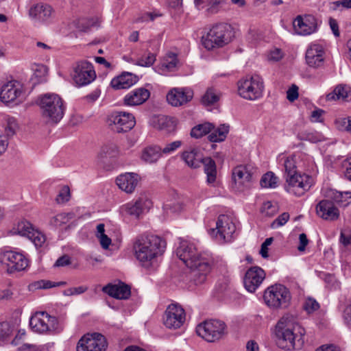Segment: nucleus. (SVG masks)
Listing matches in <instances>:
<instances>
[{"mask_svg":"<svg viewBox=\"0 0 351 351\" xmlns=\"http://www.w3.org/2000/svg\"><path fill=\"white\" fill-rule=\"evenodd\" d=\"M177 256L190 269L189 278L194 285L203 284L210 271L212 258L197 252L194 244L182 241L176 250Z\"/></svg>","mask_w":351,"mask_h":351,"instance_id":"nucleus-1","label":"nucleus"},{"mask_svg":"<svg viewBox=\"0 0 351 351\" xmlns=\"http://www.w3.org/2000/svg\"><path fill=\"white\" fill-rule=\"evenodd\" d=\"M166 241L154 234H141L133 244L134 256L143 267H149L166 248Z\"/></svg>","mask_w":351,"mask_h":351,"instance_id":"nucleus-2","label":"nucleus"},{"mask_svg":"<svg viewBox=\"0 0 351 351\" xmlns=\"http://www.w3.org/2000/svg\"><path fill=\"white\" fill-rule=\"evenodd\" d=\"M42 117L49 123H57L63 117L65 106L62 99L55 93H45L38 97Z\"/></svg>","mask_w":351,"mask_h":351,"instance_id":"nucleus-3","label":"nucleus"},{"mask_svg":"<svg viewBox=\"0 0 351 351\" xmlns=\"http://www.w3.org/2000/svg\"><path fill=\"white\" fill-rule=\"evenodd\" d=\"M234 37V29L231 25L226 23H219L214 25L202 37V44L208 50L215 47H223L230 43Z\"/></svg>","mask_w":351,"mask_h":351,"instance_id":"nucleus-4","label":"nucleus"},{"mask_svg":"<svg viewBox=\"0 0 351 351\" xmlns=\"http://www.w3.org/2000/svg\"><path fill=\"white\" fill-rule=\"evenodd\" d=\"M282 323L279 322L276 327V342L277 346L283 350H291L301 348L304 340L303 338L304 330L300 328V335H296L292 329L283 327Z\"/></svg>","mask_w":351,"mask_h":351,"instance_id":"nucleus-5","label":"nucleus"},{"mask_svg":"<svg viewBox=\"0 0 351 351\" xmlns=\"http://www.w3.org/2000/svg\"><path fill=\"white\" fill-rule=\"evenodd\" d=\"M196 332L208 342H215L227 334V326L224 322L219 319H208L199 324Z\"/></svg>","mask_w":351,"mask_h":351,"instance_id":"nucleus-6","label":"nucleus"},{"mask_svg":"<svg viewBox=\"0 0 351 351\" xmlns=\"http://www.w3.org/2000/svg\"><path fill=\"white\" fill-rule=\"evenodd\" d=\"M263 299L266 304L271 308H286L289 304L291 295L284 285H274L265 291Z\"/></svg>","mask_w":351,"mask_h":351,"instance_id":"nucleus-7","label":"nucleus"},{"mask_svg":"<svg viewBox=\"0 0 351 351\" xmlns=\"http://www.w3.org/2000/svg\"><path fill=\"white\" fill-rule=\"evenodd\" d=\"M29 326L33 331L40 334L60 331L57 318L45 311L36 312L32 315L29 319Z\"/></svg>","mask_w":351,"mask_h":351,"instance_id":"nucleus-8","label":"nucleus"},{"mask_svg":"<svg viewBox=\"0 0 351 351\" xmlns=\"http://www.w3.org/2000/svg\"><path fill=\"white\" fill-rule=\"evenodd\" d=\"M264 88L262 78L254 75L249 79L241 80L238 82V93L244 99L254 100L259 98Z\"/></svg>","mask_w":351,"mask_h":351,"instance_id":"nucleus-9","label":"nucleus"},{"mask_svg":"<svg viewBox=\"0 0 351 351\" xmlns=\"http://www.w3.org/2000/svg\"><path fill=\"white\" fill-rule=\"evenodd\" d=\"M107 121L112 130L117 133L127 132L132 130L135 124L134 116L123 111H115L108 115Z\"/></svg>","mask_w":351,"mask_h":351,"instance_id":"nucleus-10","label":"nucleus"},{"mask_svg":"<svg viewBox=\"0 0 351 351\" xmlns=\"http://www.w3.org/2000/svg\"><path fill=\"white\" fill-rule=\"evenodd\" d=\"M0 261L6 265L8 274L24 271L29 263L23 254L13 251L2 252L0 254Z\"/></svg>","mask_w":351,"mask_h":351,"instance_id":"nucleus-11","label":"nucleus"},{"mask_svg":"<svg viewBox=\"0 0 351 351\" xmlns=\"http://www.w3.org/2000/svg\"><path fill=\"white\" fill-rule=\"evenodd\" d=\"M236 230V226L231 219L226 215H220L216 222V228L210 230V234L219 241L230 242Z\"/></svg>","mask_w":351,"mask_h":351,"instance_id":"nucleus-12","label":"nucleus"},{"mask_svg":"<svg viewBox=\"0 0 351 351\" xmlns=\"http://www.w3.org/2000/svg\"><path fill=\"white\" fill-rule=\"evenodd\" d=\"M186 313L178 304H169L163 316L164 325L169 329L180 328L185 322Z\"/></svg>","mask_w":351,"mask_h":351,"instance_id":"nucleus-13","label":"nucleus"},{"mask_svg":"<svg viewBox=\"0 0 351 351\" xmlns=\"http://www.w3.org/2000/svg\"><path fill=\"white\" fill-rule=\"evenodd\" d=\"M107 342L104 335L93 333L83 336L78 341L77 351H105Z\"/></svg>","mask_w":351,"mask_h":351,"instance_id":"nucleus-14","label":"nucleus"},{"mask_svg":"<svg viewBox=\"0 0 351 351\" xmlns=\"http://www.w3.org/2000/svg\"><path fill=\"white\" fill-rule=\"evenodd\" d=\"M96 77L93 66L87 61H81L77 63L74 68L73 79L79 86H85L91 83Z\"/></svg>","mask_w":351,"mask_h":351,"instance_id":"nucleus-15","label":"nucleus"},{"mask_svg":"<svg viewBox=\"0 0 351 351\" xmlns=\"http://www.w3.org/2000/svg\"><path fill=\"white\" fill-rule=\"evenodd\" d=\"M309 178L306 175L293 173L286 176L287 183L285 189L287 192L296 196H302L311 187Z\"/></svg>","mask_w":351,"mask_h":351,"instance_id":"nucleus-16","label":"nucleus"},{"mask_svg":"<svg viewBox=\"0 0 351 351\" xmlns=\"http://www.w3.org/2000/svg\"><path fill=\"white\" fill-rule=\"evenodd\" d=\"M234 187L239 191H243L250 187L252 179V168L247 165H239L232 169V173Z\"/></svg>","mask_w":351,"mask_h":351,"instance_id":"nucleus-17","label":"nucleus"},{"mask_svg":"<svg viewBox=\"0 0 351 351\" xmlns=\"http://www.w3.org/2000/svg\"><path fill=\"white\" fill-rule=\"evenodd\" d=\"M193 90L189 87L173 88L167 95V100L172 106H182L193 97Z\"/></svg>","mask_w":351,"mask_h":351,"instance_id":"nucleus-18","label":"nucleus"},{"mask_svg":"<svg viewBox=\"0 0 351 351\" xmlns=\"http://www.w3.org/2000/svg\"><path fill=\"white\" fill-rule=\"evenodd\" d=\"M265 278V271L258 266L248 269L243 278V284L246 290L254 293L261 285Z\"/></svg>","mask_w":351,"mask_h":351,"instance_id":"nucleus-19","label":"nucleus"},{"mask_svg":"<svg viewBox=\"0 0 351 351\" xmlns=\"http://www.w3.org/2000/svg\"><path fill=\"white\" fill-rule=\"evenodd\" d=\"M29 17L38 23H46L50 22L54 16V10L47 3H37L29 10Z\"/></svg>","mask_w":351,"mask_h":351,"instance_id":"nucleus-20","label":"nucleus"},{"mask_svg":"<svg viewBox=\"0 0 351 351\" xmlns=\"http://www.w3.org/2000/svg\"><path fill=\"white\" fill-rule=\"evenodd\" d=\"M296 34L299 35H309L317 29V20L313 15L298 16L293 23Z\"/></svg>","mask_w":351,"mask_h":351,"instance_id":"nucleus-21","label":"nucleus"},{"mask_svg":"<svg viewBox=\"0 0 351 351\" xmlns=\"http://www.w3.org/2000/svg\"><path fill=\"white\" fill-rule=\"evenodd\" d=\"M324 55L325 51L322 45L312 43L306 51V62L310 67H321L324 62Z\"/></svg>","mask_w":351,"mask_h":351,"instance_id":"nucleus-22","label":"nucleus"},{"mask_svg":"<svg viewBox=\"0 0 351 351\" xmlns=\"http://www.w3.org/2000/svg\"><path fill=\"white\" fill-rule=\"evenodd\" d=\"M101 290L104 293L117 300H127L131 295L130 286L121 280L114 284L108 283Z\"/></svg>","mask_w":351,"mask_h":351,"instance_id":"nucleus-23","label":"nucleus"},{"mask_svg":"<svg viewBox=\"0 0 351 351\" xmlns=\"http://www.w3.org/2000/svg\"><path fill=\"white\" fill-rule=\"evenodd\" d=\"M22 94V86L17 81H10L3 85L0 92V99L3 103L16 100Z\"/></svg>","mask_w":351,"mask_h":351,"instance_id":"nucleus-24","label":"nucleus"},{"mask_svg":"<svg viewBox=\"0 0 351 351\" xmlns=\"http://www.w3.org/2000/svg\"><path fill=\"white\" fill-rule=\"evenodd\" d=\"M317 215L324 220L335 221L339 217V210L329 199L320 201L316 206Z\"/></svg>","mask_w":351,"mask_h":351,"instance_id":"nucleus-25","label":"nucleus"},{"mask_svg":"<svg viewBox=\"0 0 351 351\" xmlns=\"http://www.w3.org/2000/svg\"><path fill=\"white\" fill-rule=\"evenodd\" d=\"M152 202L146 197H141L134 202H130L125 204L126 213L135 218H138L145 210H149Z\"/></svg>","mask_w":351,"mask_h":351,"instance_id":"nucleus-26","label":"nucleus"},{"mask_svg":"<svg viewBox=\"0 0 351 351\" xmlns=\"http://www.w3.org/2000/svg\"><path fill=\"white\" fill-rule=\"evenodd\" d=\"M150 97V92L143 88H138L128 93L123 99L125 106H134L143 104Z\"/></svg>","mask_w":351,"mask_h":351,"instance_id":"nucleus-27","label":"nucleus"},{"mask_svg":"<svg viewBox=\"0 0 351 351\" xmlns=\"http://www.w3.org/2000/svg\"><path fill=\"white\" fill-rule=\"evenodd\" d=\"M138 180L139 176L137 173H125L117 178L116 183L122 191L132 193L136 187Z\"/></svg>","mask_w":351,"mask_h":351,"instance_id":"nucleus-28","label":"nucleus"},{"mask_svg":"<svg viewBox=\"0 0 351 351\" xmlns=\"http://www.w3.org/2000/svg\"><path fill=\"white\" fill-rule=\"evenodd\" d=\"M119 154L118 146L112 142L104 145L98 153L97 162L105 168L109 158H115Z\"/></svg>","mask_w":351,"mask_h":351,"instance_id":"nucleus-29","label":"nucleus"},{"mask_svg":"<svg viewBox=\"0 0 351 351\" xmlns=\"http://www.w3.org/2000/svg\"><path fill=\"white\" fill-rule=\"evenodd\" d=\"M137 82V77L130 73H123L118 77H114L110 82L111 86L116 89H127Z\"/></svg>","mask_w":351,"mask_h":351,"instance_id":"nucleus-30","label":"nucleus"},{"mask_svg":"<svg viewBox=\"0 0 351 351\" xmlns=\"http://www.w3.org/2000/svg\"><path fill=\"white\" fill-rule=\"evenodd\" d=\"M182 158L186 164L193 169L199 168L204 158L202 157L201 151L198 148H193L189 151H184L182 154Z\"/></svg>","mask_w":351,"mask_h":351,"instance_id":"nucleus-31","label":"nucleus"},{"mask_svg":"<svg viewBox=\"0 0 351 351\" xmlns=\"http://www.w3.org/2000/svg\"><path fill=\"white\" fill-rule=\"evenodd\" d=\"M223 3V0H194L195 7L199 10L206 8V11L208 14L219 12Z\"/></svg>","mask_w":351,"mask_h":351,"instance_id":"nucleus-32","label":"nucleus"},{"mask_svg":"<svg viewBox=\"0 0 351 351\" xmlns=\"http://www.w3.org/2000/svg\"><path fill=\"white\" fill-rule=\"evenodd\" d=\"M162 156V148L156 145L146 147L142 152L141 158L146 162L154 163Z\"/></svg>","mask_w":351,"mask_h":351,"instance_id":"nucleus-33","label":"nucleus"},{"mask_svg":"<svg viewBox=\"0 0 351 351\" xmlns=\"http://www.w3.org/2000/svg\"><path fill=\"white\" fill-rule=\"evenodd\" d=\"M325 197L334 204L336 203L339 205L347 206L350 204L348 199L351 198V192L342 193L334 189H329L326 191Z\"/></svg>","mask_w":351,"mask_h":351,"instance_id":"nucleus-34","label":"nucleus"},{"mask_svg":"<svg viewBox=\"0 0 351 351\" xmlns=\"http://www.w3.org/2000/svg\"><path fill=\"white\" fill-rule=\"evenodd\" d=\"M202 164L204 165V171L206 174V182L208 184H213L217 178V167L215 160L210 157H206Z\"/></svg>","mask_w":351,"mask_h":351,"instance_id":"nucleus-35","label":"nucleus"},{"mask_svg":"<svg viewBox=\"0 0 351 351\" xmlns=\"http://www.w3.org/2000/svg\"><path fill=\"white\" fill-rule=\"evenodd\" d=\"M154 127L160 130H166L170 132L174 130L176 122L173 118L167 116H159L154 121Z\"/></svg>","mask_w":351,"mask_h":351,"instance_id":"nucleus-36","label":"nucleus"},{"mask_svg":"<svg viewBox=\"0 0 351 351\" xmlns=\"http://www.w3.org/2000/svg\"><path fill=\"white\" fill-rule=\"evenodd\" d=\"M33 229L32 225L29 221L21 220L12 227L10 232L12 235L19 234L28 237Z\"/></svg>","mask_w":351,"mask_h":351,"instance_id":"nucleus-37","label":"nucleus"},{"mask_svg":"<svg viewBox=\"0 0 351 351\" xmlns=\"http://www.w3.org/2000/svg\"><path fill=\"white\" fill-rule=\"evenodd\" d=\"M349 88L346 86L339 85L332 92L326 95L327 101H335L337 99L346 100L349 97Z\"/></svg>","mask_w":351,"mask_h":351,"instance_id":"nucleus-38","label":"nucleus"},{"mask_svg":"<svg viewBox=\"0 0 351 351\" xmlns=\"http://www.w3.org/2000/svg\"><path fill=\"white\" fill-rule=\"evenodd\" d=\"M229 128L228 125H221L208 136V140L213 143L223 141L229 132Z\"/></svg>","mask_w":351,"mask_h":351,"instance_id":"nucleus-39","label":"nucleus"},{"mask_svg":"<svg viewBox=\"0 0 351 351\" xmlns=\"http://www.w3.org/2000/svg\"><path fill=\"white\" fill-rule=\"evenodd\" d=\"M214 129V125L210 123L199 124L192 128L191 136L199 138L210 133Z\"/></svg>","mask_w":351,"mask_h":351,"instance_id":"nucleus-40","label":"nucleus"},{"mask_svg":"<svg viewBox=\"0 0 351 351\" xmlns=\"http://www.w3.org/2000/svg\"><path fill=\"white\" fill-rule=\"evenodd\" d=\"M260 184L264 188H276L278 186V178L273 172L269 171L262 176Z\"/></svg>","mask_w":351,"mask_h":351,"instance_id":"nucleus-41","label":"nucleus"},{"mask_svg":"<svg viewBox=\"0 0 351 351\" xmlns=\"http://www.w3.org/2000/svg\"><path fill=\"white\" fill-rule=\"evenodd\" d=\"M219 99V96L214 88H208L202 97V103L204 106H210Z\"/></svg>","mask_w":351,"mask_h":351,"instance_id":"nucleus-42","label":"nucleus"},{"mask_svg":"<svg viewBox=\"0 0 351 351\" xmlns=\"http://www.w3.org/2000/svg\"><path fill=\"white\" fill-rule=\"evenodd\" d=\"M28 238L34 243L36 247H41L46 240L45 234L34 229L32 230Z\"/></svg>","mask_w":351,"mask_h":351,"instance_id":"nucleus-43","label":"nucleus"},{"mask_svg":"<svg viewBox=\"0 0 351 351\" xmlns=\"http://www.w3.org/2000/svg\"><path fill=\"white\" fill-rule=\"evenodd\" d=\"M70 214L69 213H60L54 216L50 219V225L54 227H60L69 221Z\"/></svg>","mask_w":351,"mask_h":351,"instance_id":"nucleus-44","label":"nucleus"},{"mask_svg":"<svg viewBox=\"0 0 351 351\" xmlns=\"http://www.w3.org/2000/svg\"><path fill=\"white\" fill-rule=\"evenodd\" d=\"M337 128L341 131H345L351 134V117L339 118L335 121Z\"/></svg>","mask_w":351,"mask_h":351,"instance_id":"nucleus-45","label":"nucleus"},{"mask_svg":"<svg viewBox=\"0 0 351 351\" xmlns=\"http://www.w3.org/2000/svg\"><path fill=\"white\" fill-rule=\"evenodd\" d=\"M156 61V56L154 53L149 52L144 58L141 57L136 60L135 63L138 66L149 67L152 66Z\"/></svg>","mask_w":351,"mask_h":351,"instance_id":"nucleus-46","label":"nucleus"},{"mask_svg":"<svg viewBox=\"0 0 351 351\" xmlns=\"http://www.w3.org/2000/svg\"><path fill=\"white\" fill-rule=\"evenodd\" d=\"M277 206L269 201L264 202L261 208L262 214L267 217L274 216L277 213Z\"/></svg>","mask_w":351,"mask_h":351,"instance_id":"nucleus-47","label":"nucleus"},{"mask_svg":"<svg viewBox=\"0 0 351 351\" xmlns=\"http://www.w3.org/2000/svg\"><path fill=\"white\" fill-rule=\"evenodd\" d=\"M12 330L9 323L6 322L0 323V343L5 341L11 335Z\"/></svg>","mask_w":351,"mask_h":351,"instance_id":"nucleus-48","label":"nucleus"},{"mask_svg":"<svg viewBox=\"0 0 351 351\" xmlns=\"http://www.w3.org/2000/svg\"><path fill=\"white\" fill-rule=\"evenodd\" d=\"M182 208V204L180 202H168L163 206V209L167 214L179 213Z\"/></svg>","mask_w":351,"mask_h":351,"instance_id":"nucleus-49","label":"nucleus"},{"mask_svg":"<svg viewBox=\"0 0 351 351\" xmlns=\"http://www.w3.org/2000/svg\"><path fill=\"white\" fill-rule=\"evenodd\" d=\"M286 176L297 173L295 161L293 157H287L284 162Z\"/></svg>","mask_w":351,"mask_h":351,"instance_id":"nucleus-50","label":"nucleus"},{"mask_svg":"<svg viewBox=\"0 0 351 351\" xmlns=\"http://www.w3.org/2000/svg\"><path fill=\"white\" fill-rule=\"evenodd\" d=\"M319 308V303L313 298H309L304 302L303 308L308 313H311Z\"/></svg>","mask_w":351,"mask_h":351,"instance_id":"nucleus-51","label":"nucleus"},{"mask_svg":"<svg viewBox=\"0 0 351 351\" xmlns=\"http://www.w3.org/2000/svg\"><path fill=\"white\" fill-rule=\"evenodd\" d=\"M70 190L67 186H63L56 198L58 204H63L69 199Z\"/></svg>","mask_w":351,"mask_h":351,"instance_id":"nucleus-52","label":"nucleus"},{"mask_svg":"<svg viewBox=\"0 0 351 351\" xmlns=\"http://www.w3.org/2000/svg\"><path fill=\"white\" fill-rule=\"evenodd\" d=\"M289 219V214L288 213H283L279 215L271 224V228L273 229L278 228L285 225Z\"/></svg>","mask_w":351,"mask_h":351,"instance_id":"nucleus-53","label":"nucleus"},{"mask_svg":"<svg viewBox=\"0 0 351 351\" xmlns=\"http://www.w3.org/2000/svg\"><path fill=\"white\" fill-rule=\"evenodd\" d=\"M319 276L324 280L327 286L330 289H336L337 287L338 286L337 285L336 279L334 275L328 273L322 272L320 274Z\"/></svg>","mask_w":351,"mask_h":351,"instance_id":"nucleus-54","label":"nucleus"},{"mask_svg":"<svg viewBox=\"0 0 351 351\" xmlns=\"http://www.w3.org/2000/svg\"><path fill=\"white\" fill-rule=\"evenodd\" d=\"M182 145L181 141H176L166 145V146L162 148V155H169L175 152Z\"/></svg>","mask_w":351,"mask_h":351,"instance_id":"nucleus-55","label":"nucleus"},{"mask_svg":"<svg viewBox=\"0 0 351 351\" xmlns=\"http://www.w3.org/2000/svg\"><path fill=\"white\" fill-rule=\"evenodd\" d=\"M169 60H167L166 62L162 64V66L165 67L169 71H172L177 66L178 59L174 53L169 56Z\"/></svg>","mask_w":351,"mask_h":351,"instance_id":"nucleus-56","label":"nucleus"},{"mask_svg":"<svg viewBox=\"0 0 351 351\" xmlns=\"http://www.w3.org/2000/svg\"><path fill=\"white\" fill-rule=\"evenodd\" d=\"M88 290V287L86 286H80L77 287H71L64 291V294L67 296L73 295H79L84 293Z\"/></svg>","mask_w":351,"mask_h":351,"instance_id":"nucleus-57","label":"nucleus"},{"mask_svg":"<svg viewBox=\"0 0 351 351\" xmlns=\"http://www.w3.org/2000/svg\"><path fill=\"white\" fill-rule=\"evenodd\" d=\"M16 128L17 125L14 119H10L8 122V125L5 129V135L8 137L12 136L15 134Z\"/></svg>","mask_w":351,"mask_h":351,"instance_id":"nucleus-58","label":"nucleus"},{"mask_svg":"<svg viewBox=\"0 0 351 351\" xmlns=\"http://www.w3.org/2000/svg\"><path fill=\"white\" fill-rule=\"evenodd\" d=\"M298 87L293 84L287 91V99L289 101H294L298 98Z\"/></svg>","mask_w":351,"mask_h":351,"instance_id":"nucleus-59","label":"nucleus"},{"mask_svg":"<svg viewBox=\"0 0 351 351\" xmlns=\"http://www.w3.org/2000/svg\"><path fill=\"white\" fill-rule=\"evenodd\" d=\"M71 264V258L68 255H63L58 258L54 267H64Z\"/></svg>","mask_w":351,"mask_h":351,"instance_id":"nucleus-60","label":"nucleus"},{"mask_svg":"<svg viewBox=\"0 0 351 351\" xmlns=\"http://www.w3.org/2000/svg\"><path fill=\"white\" fill-rule=\"evenodd\" d=\"M343 317L347 326L351 328V304L345 308Z\"/></svg>","mask_w":351,"mask_h":351,"instance_id":"nucleus-61","label":"nucleus"},{"mask_svg":"<svg viewBox=\"0 0 351 351\" xmlns=\"http://www.w3.org/2000/svg\"><path fill=\"white\" fill-rule=\"evenodd\" d=\"M35 285L37 287V288L45 289L56 287L55 282H53L50 280H39V281L36 282Z\"/></svg>","mask_w":351,"mask_h":351,"instance_id":"nucleus-62","label":"nucleus"},{"mask_svg":"<svg viewBox=\"0 0 351 351\" xmlns=\"http://www.w3.org/2000/svg\"><path fill=\"white\" fill-rule=\"evenodd\" d=\"M329 25L335 37H339L340 35V32L339 30V25L336 19L330 17L329 19Z\"/></svg>","mask_w":351,"mask_h":351,"instance_id":"nucleus-63","label":"nucleus"},{"mask_svg":"<svg viewBox=\"0 0 351 351\" xmlns=\"http://www.w3.org/2000/svg\"><path fill=\"white\" fill-rule=\"evenodd\" d=\"M315 351H341L339 348L337 346L330 344V345H323L315 350Z\"/></svg>","mask_w":351,"mask_h":351,"instance_id":"nucleus-64","label":"nucleus"}]
</instances>
